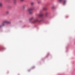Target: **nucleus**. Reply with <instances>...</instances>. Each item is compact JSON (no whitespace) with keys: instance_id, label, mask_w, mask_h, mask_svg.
Segmentation results:
<instances>
[{"instance_id":"obj_1","label":"nucleus","mask_w":75,"mask_h":75,"mask_svg":"<svg viewBox=\"0 0 75 75\" xmlns=\"http://www.w3.org/2000/svg\"><path fill=\"white\" fill-rule=\"evenodd\" d=\"M34 7L33 6L28 9V11L29 12V14H32L33 13V12L32 11L33 10H34Z\"/></svg>"},{"instance_id":"obj_14","label":"nucleus","mask_w":75,"mask_h":75,"mask_svg":"<svg viewBox=\"0 0 75 75\" xmlns=\"http://www.w3.org/2000/svg\"><path fill=\"white\" fill-rule=\"evenodd\" d=\"M3 26H4L3 25V24H2V25H0V28H1V27H2Z\"/></svg>"},{"instance_id":"obj_8","label":"nucleus","mask_w":75,"mask_h":75,"mask_svg":"<svg viewBox=\"0 0 75 75\" xmlns=\"http://www.w3.org/2000/svg\"><path fill=\"white\" fill-rule=\"evenodd\" d=\"M30 4L31 6H33L34 4V3L33 2H32L30 3Z\"/></svg>"},{"instance_id":"obj_11","label":"nucleus","mask_w":75,"mask_h":75,"mask_svg":"<svg viewBox=\"0 0 75 75\" xmlns=\"http://www.w3.org/2000/svg\"><path fill=\"white\" fill-rule=\"evenodd\" d=\"M2 5L3 4H2V3H0V7H1Z\"/></svg>"},{"instance_id":"obj_15","label":"nucleus","mask_w":75,"mask_h":75,"mask_svg":"<svg viewBox=\"0 0 75 75\" xmlns=\"http://www.w3.org/2000/svg\"><path fill=\"white\" fill-rule=\"evenodd\" d=\"M25 6H23V9H24L25 8Z\"/></svg>"},{"instance_id":"obj_13","label":"nucleus","mask_w":75,"mask_h":75,"mask_svg":"<svg viewBox=\"0 0 75 75\" xmlns=\"http://www.w3.org/2000/svg\"><path fill=\"white\" fill-rule=\"evenodd\" d=\"M6 13L7 14H9V12L8 11H7L6 12Z\"/></svg>"},{"instance_id":"obj_7","label":"nucleus","mask_w":75,"mask_h":75,"mask_svg":"<svg viewBox=\"0 0 75 75\" xmlns=\"http://www.w3.org/2000/svg\"><path fill=\"white\" fill-rule=\"evenodd\" d=\"M48 13L47 12H46L45 13V16L46 17H48Z\"/></svg>"},{"instance_id":"obj_16","label":"nucleus","mask_w":75,"mask_h":75,"mask_svg":"<svg viewBox=\"0 0 75 75\" xmlns=\"http://www.w3.org/2000/svg\"><path fill=\"white\" fill-rule=\"evenodd\" d=\"M68 16H66V18H68Z\"/></svg>"},{"instance_id":"obj_17","label":"nucleus","mask_w":75,"mask_h":75,"mask_svg":"<svg viewBox=\"0 0 75 75\" xmlns=\"http://www.w3.org/2000/svg\"><path fill=\"white\" fill-rule=\"evenodd\" d=\"M21 1H24V0H21Z\"/></svg>"},{"instance_id":"obj_10","label":"nucleus","mask_w":75,"mask_h":75,"mask_svg":"<svg viewBox=\"0 0 75 75\" xmlns=\"http://www.w3.org/2000/svg\"><path fill=\"white\" fill-rule=\"evenodd\" d=\"M43 9L44 10H47V8H43Z\"/></svg>"},{"instance_id":"obj_18","label":"nucleus","mask_w":75,"mask_h":75,"mask_svg":"<svg viewBox=\"0 0 75 75\" xmlns=\"http://www.w3.org/2000/svg\"><path fill=\"white\" fill-rule=\"evenodd\" d=\"M52 8H54V7L53 6V7H52Z\"/></svg>"},{"instance_id":"obj_2","label":"nucleus","mask_w":75,"mask_h":75,"mask_svg":"<svg viewBox=\"0 0 75 75\" xmlns=\"http://www.w3.org/2000/svg\"><path fill=\"white\" fill-rule=\"evenodd\" d=\"M5 23H7V24H10L11 22L8 21H5L2 23V25L4 26L5 25Z\"/></svg>"},{"instance_id":"obj_5","label":"nucleus","mask_w":75,"mask_h":75,"mask_svg":"<svg viewBox=\"0 0 75 75\" xmlns=\"http://www.w3.org/2000/svg\"><path fill=\"white\" fill-rule=\"evenodd\" d=\"M44 15L43 13L40 14L39 15H38L37 16L38 17H42Z\"/></svg>"},{"instance_id":"obj_9","label":"nucleus","mask_w":75,"mask_h":75,"mask_svg":"<svg viewBox=\"0 0 75 75\" xmlns=\"http://www.w3.org/2000/svg\"><path fill=\"white\" fill-rule=\"evenodd\" d=\"M14 3L16 4L17 3V0H13Z\"/></svg>"},{"instance_id":"obj_12","label":"nucleus","mask_w":75,"mask_h":75,"mask_svg":"<svg viewBox=\"0 0 75 75\" xmlns=\"http://www.w3.org/2000/svg\"><path fill=\"white\" fill-rule=\"evenodd\" d=\"M40 2H41L40 1H38V4H40Z\"/></svg>"},{"instance_id":"obj_6","label":"nucleus","mask_w":75,"mask_h":75,"mask_svg":"<svg viewBox=\"0 0 75 75\" xmlns=\"http://www.w3.org/2000/svg\"><path fill=\"white\" fill-rule=\"evenodd\" d=\"M33 19H34V18L33 17H32V18H30L29 19V21L30 22V21H32V20H33Z\"/></svg>"},{"instance_id":"obj_4","label":"nucleus","mask_w":75,"mask_h":75,"mask_svg":"<svg viewBox=\"0 0 75 75\" xmlns=\"http://www.w3.org/2000/svg\"><path fill=\"white\" fill-rule=\"evenodd\" d=\"M38 19H35L33 21L31 22L32 23H37V22H38Z\"/></svg>"},{"instance_id":"obj_3","label":"nucleus","mask_w":75,"mask_h":75,"mask_svg":"<svg viewBox=\"0 0 75 75\" xmlns=\"http://www.w3.org/2000/svg\"><path fill=\"white\" fill-rule=\"evenodd\" d=\"M63 1V4L64 5V4H66V2L67 1L65 0H59V2H62V1Z\"/></svg>"}]
</instances>
